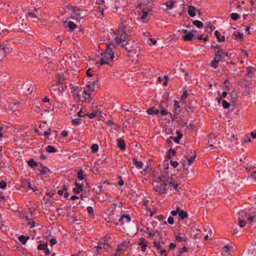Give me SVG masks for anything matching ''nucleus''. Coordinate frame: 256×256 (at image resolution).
Listing matches in <instances>:
<instances>
[{
    "label": "nucleus",
    "instance_id": "1",
    "mask_svg": "<svg viewBox=\"0 0 256 256\" xmlns=\"http://www.w3.org/2000/svg\"><path fill=\"white\" fill-rule=\"evenodd\" d=\"M115 48L114 44H109L105 52L101 54L102 58L100 63L102 65L105 64H109L110 61H112L114 59V52L112 50Z\"/></svg>",
    "mask_w": 256,
    "mask_h": 256
},
{
    "label": "nucleus",
    "instance_id": "2",
    "mask_svg": "<svg viewBox=\"0 0 256 256\" xmlns=\"http://www.w3.org/2000/svg\"><path fill=\"white\" fill-rule=\"evenodd\" d=\"M126 22H122L120 27L118 28L117 36L115 40L117 43L122 46H124V42H126L128 35L126 32L125 26H126Z\"/></svg>",
    "mask_w": 256,
    "mask_h": 256
},
{
    "label": "nucleus",
    "instance_id": "3",
    "mask_svg": "<svg viewBox=\"0 0 256 256\" xmlns=\"http://www.w3.org/2000/svg\"><path fill=\"white\" fill-rule=\"evenodd\" d=\"M126 22H122L120 27L118 28L117 36L115 40L117 43L122 46H124V42H126L128 35L126 32L125 26H126Z\"/></svg>",
    "mask_w": 256,
    "mask_h": 256
},
{
    "label": "nucleus",
    "instance_id": "4",
    "mask_svg": "<svg viewBox=\"0 0 256 256\" xmlns=\"http://www.w3.org/2000/svg\"><path fill=\"white\" fill-rule=\"evenodd\" d=\"M154 185V189L156 192L161 194L166 192L167 184L166 181L162 178L160 176L156 178Z\"/></svg>",
    "mask_w": 256,
    "mask_h": 256
},
{
    "label": "nucleus",
    "instance_id": "5",
    "mask_svg": "<svg viewBox=\"0 0 256 256\" xmlns=\"http://www.w3.org/2000/svg\"><path fill=\"white\" fill-rule=\"evenodd\" d=\"M149 10L147 8H144L138 14V18L144 22H148L150 18L151 14H149Z\"/></svg>",
    "mask_w": 256,
    "mask_h": 256
},
{
    "label": "nucleus",
    "instance_id": "6",
    "mask_svg": "<svg viewBox=\"0 0 256 256\" xmlns=\"http://www.w3.org/2000/svg\"><path fill=\"white\" fill-rule=\"evenodd\" d=\"M11 50V48L9 44H0V62L5 56L6 54L9 53Z\"/></svg>",
    "mask_w": 256,
    "mask_h": 256
},
{
    "label": "nucleus",
    "instance_id": "7",
    "mask_svg": "<svg viewBox=\"0 0 256 256\" xmlns=\"http://www.w3.org/2000/svg\"><path fill=\"white\" fill-rule=\"evenodd\" d=\"M33 84L32 83H30L26 82L24 83L22 85V89L25 90L24 92L26 94H30L33 91Z\"/></svg>",
    "mask_w": 256,
    "mask_h": 256
},
{
    "label": "nucleus",
    "instance_id": "8",
    "mask_svg": "<svg viewBox=\"0 0 256 256\" xmlns=\"http://www.w3.org/2000/svg\"><path fill=\"white\" fill-rule=\"evenodd\" d=\"M82 96L84 98V100L87 101L90 103H94V100L91 96L92 92H90L86 89H84V92L82 93Z\"/></svg>",
    "mask_w": 256,
    "mask_h": 256
},
{
    "label": "nucleus",
    "instance_id": "9",
    "mask_svg": "<svg viewBox=\"0 0 256 256\" xmlns=\"http://www.w3.org/2000/svg\"><path fill=\"white\" fill-rule=\"evenodd\" d=\"M98 87V84L96 81H94L92 82H90L87 84L85 89H86L90 92H92L96 90V88Z\"/></svg>",
    "mask_w": 256,
    "mask_h": 256
},
{
    "label": "nucleus",
    "instance_id": "10",
    "mask_svg": "<svg viewBox=\"0 0 256 256\" xmlns=\"http://www.w3.org/2000/svg\"><path fill=\"white\" fill-rule=\"evenodd\" d=\"M109 247V245L106 242V240H104V242H100L96 246V248L98 250L102 249H107Z\"/></svg>",
    "mask_w": 256,
    "mask_h": 256
},
{
    "label": "nucleus",
    "instance_id": "11",
    "mask_svg": "<svg viewBox=\"0 0 256 256\" xmlns=\"http://www.w3.org/2000/svg\"><path fill=\"white\" fill-rule=\"evenodd\" d=\"M75 186L76 188L73 189L75 194H78L83 190L82 184L76 182Z\"/></svg>",
    "mask_w": 256,
    "mask_h": 256
},
{
    "label": "nucleus",
    "instance_id": "12",
    "mask_svg": "<svg viewBox=\"0 0 256 256\" xmlns=\"http://www.w3.org/2000/svg\"><path fill=\"white\" fill-rule=\"evenodd\" d=\"M194 37V34L190 32L187 34H184L183 36V38L185 41H190L192 40Z\"/></svg>",
    "mask_w": 256,
    "mask_h": 256
},
{
    "label": "nucleus",
    "instance_id": "13",
    "mask_svg": "<svg viewBox=\"0 0 256 256\" xmlns=\"http://www.w3.org/2000/svg\"><path fill=\"white\" fill-rule=\"evenodd\" d=\"M196 8L192 6H188V14L194 17L196 16L195 11H196Z\"/></svg>",
    "mask_w": 256,
    "mask_h": 256
},
{
    "label": "nucleus",
    "instance_id": "14",
    "mask_svg": "<svg viewBox=\"0 0 256 256\" xmlns=\"http://www.w3.org/2000/svg\"><path fill=\"white\" fill-rule=\"evenodd\" d=\"M74 8L73 12H74L76 16L78 18H82L84 17L82 11L77 6Z\"/></svg>",
    "mask_w": 256,
    "mask_h": 256
},
{
    "label": "nucleus",
    "instance_id": "15",
    "mask_svg": "<svg viewBox=\"0 0 256 256\" xmlns=\"http://www.w3.org/2000/svg\"><path fill=\"white\" fill-rule=\"evenodd\" d=\"M118 146L122 150H125L126 144H124V140L120 138L118 140Z\"/></svg>",
    "mask_w": 256,
    "mask_h": 256
},
{
    "label": "nucleus",
    "instance_id": "16",
    "mask_svg": "<svg viewBox=\"0 0 256 256\" xmlns=\"http://www.w3.org/2000/svg\"><path fill=\"white\" fill-rule=\"evenodd\" d=\"M146 112L149 114H158L160 112V110L158 109H156L153 107L148 108L146 110Z\"/></svg>",
    "mask_w": 256,
    "mask_h": 256
},
{
    "label": "nucleus",
    "instance_id": "17",
    "mask_svg": "<svg viewBox=\"0 0 256 256\" xmlns=\"http://www.w3.org/2000/svg\"><path fill=\"white\" fill-rule=\"evenodd\" d=\"M214 34L220 42H222L225 40V37L223 36H221L220 33L218 30L215 31Z\"/></svg>",
    "mask_w": 256,
    "mask_h": 256
},
{
    "label": "nucleus",
    "instance_id": "18",
    "mask_svg": "<svg viewBox=\"0 0 256 256\" xmlns=\"http://www.w3.org/2000/svg\"><path fill=\"white\" fill-rule=\"evenodd\" d=\"M177 133L178 134V136H176V137L170 136V138L172 139L176 143L178 144L180 142V138H182V134H181L179 132H177Z\"/></svg>",
    "mask_w": 256,
    "mask_h": 256
},
{
    "label": "nucleus",
    "instance_id": "19",
    "mask_svg": "<svg viewBox=\"0 0 256 256\" xmlns=\"http://www.w3.org/2000/svg\"><path fill=\"white\" fill-rule=\"evenodd\" d=\"M28 164L29 166L32 168H34L38 165V163L32 158L28 161Z\"/></svg>",
    "mask_w": 256,
    "mask_h": 256
},
{
    "label": "nucleus",
    "instance_id": "20",
    "mask_svg": "<svg viewBox=\"0 0 256 256\" xmlns=\"http://www.w3.org/2000/svg\"><path fill=\"white\" fill-rule=\"evenodd\" d=\"M133 164L138 168H142L143 167V163L142 162H138L136 159L133 160Z\"/></svg>",
    "mask_w": 256,
    "mask_h": 256
},
{
    "label": "nucleus",
    "instance_id": "21",
    "mask_svg": "<svg viewBox=\"0 0 256 256\" xmlns=\"http://www.w3.org/2000/svg\"><path fill=\"white\" fill-rule=\"evenodd\" d=\"M29 239L30 238L28 236H26L23 235H21L18 238L19 240L24 244H26L27 240Z\"/></svg>",
    "mask_w": 256,
    "mask_h": 256
},
{
    "label": "nucleus",
    "instance_id": "22",
    "mask_svg": "<svg viewBox=\"0 0 256 256\" xmlns=\"http://www.w3.org/2000/svg\"><path fill=\"white\" fill-rule=\"evenodd\" d=\"M192 24L198 28H202L204 26L203 24L198 20L193 21Z\"/></svg>",
    "mask_w": 256,
    "mask_h": 256
},
{
    "label": "nucleus",
    "instance_id": "23",
    "mask_svg": "<svg viewBox=\"0 0 256 256\" xmlns=\"http://www.w3.org/2000/svg\"><path fill=\"white\" fill-rule=\"evenodd\" d=\"M126 248L127 247L124 244L121 243L118 246L116 250L120 252H124L126 251Z\"/></svg>",
    "mask_w": 256,
    "mask_h": 256
},
{
    "label": "nucleus",
    "instance_id": "24",
    "mask_svg": "<svg viewBox=\"0 0 256 256\" xmlns=\"http://www.w3.org/2000/svg\"><path fill=\"white\" fill-rule=\"evenodd\" d=\"M196 154L194 152H192V156H190V157H188V156H186V158L188 159V164L189 165L191 164L194 162V159L196 158Z\"/></svg>",
    "mask_w": 256,
    "mask_h": 256
},
{
    "label": "nucleus",
    "instance_id": "25",
    "mask_svg": "<svg viewBox=\"0 0 256 256\" xmlns=\"http://www.w3.org/2000/svg\"><path fill=\"white\" fill-rule=\"evenodd\" d=\"M124 220H126V222H130L131 220V218L128 214H124L121 216L120 218V221L123 222Z\"/></svg>",
    "mask_w": 256,
    "mask_h": 256
},
{
    "label": "nucleus",
    "instance_id": "26",
    "mask_svg": "<svg viewBox=\"0 0 256 256\" xmlns=\"http://www.w3.org/2000/svg\"><path fill=\"white\" fill-rule=\"evenodd\" d=\"M81 120L80 118H76L72 120V123L74 126H78L81 124Z\"/></svg>",
    "mask_w": 256,
    "mask_h": 256
},
{
    "label": "nucleus",
    "instance_id": "27",
    "mask_svg": "<svg viewBox=\"0 0 256 256\" xmlns=\"http://www.w3.org/2000/svg\"><path fill=\"white\" fill-rule=\"evenodd\" d=\"M47 246V243H42L40 242V244L38 246V249L39 250H44Z\"/></svg>",
    "mask_w": 256,
    "mask_h": 256
},
{
    "label": "nucleus",
    "instance_id": "28",
    "mask_svg": "<svg viewBox=\"0 0 256 256\" xmlns=\"http://www.w3.org/2000/svg\"><path fill=\"white\" fill-rule=\"evenodd\" d=\"M138 244L141 246H147L148 243L144 238H140L139 240Z\"/></svg>",
    "mask_w": 256,
    "mask_h": 256
},
{
    "label": "nucleus",
    "instance_id": "29",
    "mask_svg": "<svg viewBox=\"0 0 256 256\" xmlns=\"http://www.w3.org/2000/svg\"><path fill=\"white\" fill-rule=\"evenodd\" d=\"M123 47L126 50L128 53L132 52V51L133 48L129 46V44H126L125 46Z\"/></svg>",
    "mask_w": 256,
    "mask_h": 256
},
{
    "label": "nucleus",
    "instance_id": "30",
    "mask_svg": "<svg viewBox=\"0 0 256 256\" xmlns=\"http://www.w3.org/2000/svg\"><path fill=\"white\" fill-rule=\"evenodd\" d=\"M178 215L182 220L186 218L188 216L187 213L184 211H179Z\"/></svg>",
    "mask_w": 256,
    "mask_h": 256
},
{
    "label": "nucleus",
    "instance_id": "31",
    "mask_svg": "<svg viewBox=\"0 0 256 256\" xmlns=\"http://www.w3.org/2000/svg\"><path fill=\"white\" fill-rule=\"evenodd\" d=\"M91 150L92 152L96 153V152L98 150V146L96 144H94L92 146Z\"/></svg>",
    "mask_w": 256,
    "mask_h": 256
},
{
    "label": "nucleus",
    "instance_id": "32",
    "mask_svg": "<svg viewBox=\"0 0 256 256\" xmlns=\"http://www.w3.org/2000/svg\"><path fill=\"white\" fill-rule=\"evenodd\" d=\"M46 150L48 152H56V148L54 146H48L46 148Z\"/></svg>",
    "mask_w": 256,
    "mask_h": 256
},
{
    "label": "nucleus",
    "instance_id": "33",
    "mask_svg": "<svg viewBox=\"0 0 256 256\" xmlns=\"http://www.w3.org/2000/svg\"><path fill=\"white\" fill-rule=\"evenodd\" d=\"M68 26L70 28V30H74L76 27V24L72 21H70L68 23Z\"/></svg>",
    "mask_w": 256,
    "mask_h": 256
},
{
    "label": "nucleus",
    "instance_id": "34",
    "mask_svg": "<svg viewBox=\"0 0 256 256\" xmlns=\"http://www.w3.org/2000/svg\"><path fill=\"white\" fill-rule=\"evenodd\" d=\"M96 116V112L94 111L92 114H84L83 115V117L85 118L86 116H88V118L90 119H92L94 118Z\"/></svg>",
    "mask_w": 256,
    "mask_h": 256
},
{
    "label": "nucleus",
    "instance_id": "35",
    "mask_svg": "<svg viewBox=\"0 0 256 256\" xmlns=\"http://www.w3.org/2000/svg\"><path fill=\"white\" fill-rule=\"evenodd\" d=\"M218 50L216 54L224 57V52L222 51V49L220 46H218Z\"/></svg>",
    "mask_w": 256,
    "mask_h": 256
},
{
    "label": "nucleus",
    "instance_id": "36",
    "mask_svg": "<svg viewBox=\"0 0 256 256\" xmlns=\"http://www.w3.org/2000/svg\"><path fill=\"white\" fill-rule=\"evenodd\" d=\"M176 239L177 241L181 242L186 241L187 239V238L186 236H176Z\"/></svg>",
    "mask_w": 256,
    "mask_h": 256
},
{
    "label": "nucleus",
    "instance_id": "37",
    "mask_svg": "<svg viewBox=\"0 0 256 256\" xmlns=\"http://www.w3.org/2000/svg\"><path fill=\"white\" fill-rule=\"evenodd\" d=\"M25 218L26 220H29V222H28V225L30 226V228H32L35 226V222L34 221L30 220V219L28 218V216H26Z\"/></svg>",
    "mask_w": 256,
    "mask_h": 256
},
{
    "label": "nucleus",
    "instance_id": "38",
    "mask_svg": "<svg viewBox=\"0 0 256 256\" xmlns=\"http://www.w3.org/2000/svg\"><path fill=\"white\" fill-rule=\"evenodd\" d=\"M154 246L156 248L159 252L162 249V246L160 245V243L156 241L154 242Z\"/></svg>",
    "mask_w": 256,
    "mask_h": 256
},
{
    "label": "nucleus",
    "instance_id": "39",
    "mask_svg": "<svg viewBox=\"0 0 256 256\" xmlns=\"http://www.w3.org/2000/svg\"><path fill=\"white\" fill-rule=\"evenodd\" d=\"M230 18L234 20H238L240 18L239 15L236 13H232L230 14Z\"/></svg>",
    "mask_w": 256,
    "mask_h": 256
},
{
    "label": "nucleus",
    "instance_id": "40",
    "mask_svg": "<svg viewBox=\"0 0 256 256\" xmlns=\"http://www.w3.org/2000/svg\"><path fill=\"white\" fill-rule=\"evenodd\" d=\"M78 178L80 180H82L84 179V174L82 170H80L78 172Z\"/></svg>",
    "mask_w": 256,
    "mask_h": 256
},
{
    "label": "nucleus",
    "instance_id": "41",
    "mask_svg": "<svg viewBox=\"0 0 256 256\" xmlns=\"http://www.w3.org/2000/svg\"><path fill=\"white\" fill-rule=\"evenodd\" d=\"M233 248V246L232 244H230L226 245L224 246V248L225 249L224 251L226 253L228 252L230 248Z\"/></svg>",
    "mask_w": 256,
    "mask_h": 256
},
{
    "label": "nucleus",
    "instance_id": "42",
    "mask_svg": "<svg viewBox=\"0 0 256 256\" xmlns=\"http://www.w3.org/2000/svg\"><path fill=\"white\" fill-rule=\"evenodd\" d=\"M175 2L174 1H170L166 2V5L167 8H168L170 9H171L174 4Z\"/></svg>",
    "mask_w": 256,
    "mask_h": 256
},
{
    "label": "nucleus",
    "instance_id": "43",
    "mask_svg": "<svg viewBox=\"0 0 256 256\" xmlns=\"http://www.w3.org/2000/svg\"><path fill=\"white\" fill-rule=\"evenodd\" d=\"M222 106L224 108H229L230 104L226 100H222Z\"/></svg>",
    "mask_w": 256,
    "mask_h": 256
},
{
    "label": "nucleus",
    "instance_id": "44",
    "mask_svg": "<svg viewBox=\"0 0 256 256\" xmlns=\"http://www.w3.org/2000/svg\"><path fill=\"white\" fill-rule=\"evenodd\" d=\"M219 62H218V61H216V60H214L212 62H211V64H210V66L214 68H216L218 67V63Z\"/></svg>",
    "mask_w": 256,
    "mask_h": 256
},
{
    "label": "nucleus",
    "instance_id": "45",
    "mask_svg": "<svg viewBox=\"0 0 256 256\" xmlns=\"http://www.w3.org/2000/svg\"><path fill=\"white\" fill-rule=\"evenodd\" d=\"M48 171H49V169L48 168H46V166H42V170L40 172V174H46L47 172H48Z\"/></svg>",
    "mask_w": 256,
    "mask_h": 256
},
{
    "label": "nucleus",
    "instance_id": "46",
    "mask_svg": "<svg viewBox=\"0 0 256 256\" xmlns=\"http://www.w3.org/2000/svg\"><path fill=\"white\" fill-rule=\"evenodd\" d=\"M232 36H234L236 38L238 39H242L243 38V34L241 32H238L237 34H234Z\"/></svg>",
    "mask_w": 256,
    "mask_h": 256
},
{
    "label": "nucleus",
    "instance_id": "47",
    "mask_svg": "<svg viewBox=\"0 0 256 256\" xmlns=\"http://www.w3.org/2000/svg\"><path fill=\"white\" fill-rule=\"evenodd\" d=\"M24 186L26 188H28V189H31V188H32V185H31V184H30V182H28V181H26V182L24 183Z\"/></svg>",
    "mask_w": 256,
    "mask_h": 256
},
{
    "label": "nucleus",
    "instance_id": "48",
    "mask_svg": "<svg viewBox=\"0 0 256 256\" xmlns=\"http://www.w3.org/2000/svg\"><path fill=\"white\" fill-rule=\"evenodd\" d=\"M50 90H54V91H56L58 90H60V87L58 86V84H53Z\"/></svg>",
    "mask_w": 256,
    "mask_h": 256
},
{
    "label": "nucleus",
    "instance_id": "49",
    "mask_svg": "<svg viewBox=\"0 0 256 256\" xmlns=\"http://www.w3.org/2000/svg\"><path fill=\"white\" fill-rule=\"evenodd\" d=\"M224 59V57L221 56H218L216 54L215 55V56L214 60H216L218 62L221 61L222 60Z\"/></svg>",
    "mask_w": 256,
    "mask_h": 256
},
{
    "label": "nucleus",
    "instance_id": "50",
    "mask_svg": "<svg viewBox=\"0 0 256 256\" xmlns=\"http://www.w3.org/2000/svg\"><path fill=\"white\" fill-rule=\"evenodd\" d=\"M179 211H180V208H177V210H172L170 212V214L172 216H176L178 214V212L179 213Z\"/></svg>",
    "mask_w": 256,
    "mask_h": 256
},
{
    "label": "nucleus",
    "instance_id": "51",
    "mask_svg": "<svg viewBox=\"0 0 256 256\" xmlns=\"http://www.w3.org/2000/svg\"><path fill=\"white\" fill-rule=\"evenodd\" d=\"M28 16L32 18H38V16L36 14L32 12H28Z\"/></svg>",
    "mask_w": 256,
    "mask_h": 256
},
{
    "label": "nucleus",
    "instance_id": "52",
    "mask_svg": "<svg viewBox=\"0 0 256 256\" xmlns=\"http://www.w3.org/2000/svg\"><path fill=\"white\" fill-rule=\"evenodd\" d=\"M188 95V94L187 92L184 91L183 93V94L182 96L181 100L182 101L184 100L186 98Z\"/></svg>",
    "mask_w": 256,
    "mask_h": 256
},
{
    "label": "nucleus",
    "instance_id": "53",
    "mask_svg": "<svg viewBox=\"0 0 256 256\" xmlns=\"http://www.w3.org/2000/svg\"><path fill=\"white\" fill-rule=\"evenodd\" d=\"M238 220H239V224H240V228H242L244 227L245 224H246V222L245 221H244V220H240V218H238Z\"/></svg>",
    "mask_w": 256,
    "mask_h": 256
},
{
    "label": "nucleus",
    "instance_id": "54",
    "mask_svg": "<svg viewBox=\"0 0 256 256\" xmlns=\"http://www.w3.org/2000/svg\"><path fill=\"white\" fill-rule=\"evenodd\" d=\"M170 165L172 166L174 168H176L178 165V163L176 161L172 160L170 162Z\"/></svg>",
    "mask_w": 256,
    "mask_h": 256
},
{
    "label": "nucleus",
    "instance_id": "55",
    "mask_svg": "<svg viewBox=\"0 0 256 256\" xmlns=\"http://www.w3.org/2000/svg\"><path fill=\"white\" fill-rule=\"evenodd\" d=\"M238 214L240 216H245V217H248V214H247L246 213L244 212L242 210H240V212H238Z\"/></svg>",
    "mask_w": 256,
    "mask_h": 256
},
{
    "label": "nucleus",
    "instance_id": "56",
    "mask_svg": "<svg viewBox=\"0 0 256 256\" xmlns=\"http://www.w3.org/2000/svg\"><path fill=\"white\" fill-rule=\"evenodd\" d=\"M168 222L170 224H173L174 223V218L172 216L168 217Z\"/></svg>",
    "mask_w": 256,
    "mask_h": 256
},
{
    "label": "nucleus",
    "instance_id": "57",
    "mask_svg": "<svg viewBox=\"0 0 256 256\" xmlns=\"http://www.w3.org/2000/svg\"><path fill=\"white\" fill-rule=\"evenodd\" d=\"M57 242V240L55 238H52L50 240V244L52 246L56 244Z\"/></svg>",
    "mask_w": 256,
    "mask_h": 256
},
{
    "label": "nucleus",
    "instance_id": "58",
    "mask_svg": "<svg viewBox=\"0 0 256 256\" xmlns=\"http://www.w3.org/2000/svg\"><path fill=\"white\" fill-rule=\"evenodd\" d=\"M6 186V184L4 181H1L0 182V188H4Z\"/></svg>",
    "mask_w": 256,
    "mask_h": 256
},
{
    "label": "nucleus",
    "instance_id": "59",
    "mask_svg": "<svg viewBox=\"0 0 256 256\" xmlns=\"http://www.w3.org/2000/svg\"><path fill=\"white\" fill-rule=\"evenodd\" d=\"M160 112V114L162 116H166V115L168 114V111L164 109L161 110Z\"/></svg>",
    "mask_w": 256,
    "mask_h": 256
},
{
    "label": "nucleus",
    "instance_id": "60",
    "mask_svg": "<svg viewBox=\"0 0 256 256\" xmlns=\"http://www.w3.org/2000/svg\"><path fill=\"white\" fill-rule=\"evenodd\" d=\"M174 107L175 108V110L176 111L180 108V106L178 105V102L177 100L174 101Z\"/></svg>",
    "mask_w": 256,
    "mask_h": 256
},
{
    "label": "nucleus",
    "instance_id": "61",
    "mask_svg": "<svg viewBox=\"0 0 256 256\" xmlns=\"http://www.w3.org/2000/svg\"><path fill=\"white\" fill-rule=\"evenodd\" d=\"M76 6H71L70 4H68L67 6V8H68L70 10V11H72V12H74V8H76Z\"/></svg>",
    "mask_w": 256,
    "mask_h": 256
},
{
    "label": "nucleus",
    "instance_id": "62",
    "mask_svg": "<svg viewBox=\"0 0 256 256\" xmlns=\"http://www.w3.org/2000/svg\"><path fill=\"white\" fill-rule=\"evenodd\" d=\"M86 209L88 214H90L93 212V208L92 206H88Z\"/></svg>",
    "mask_w": 256,
    "mask_h": 256
},
{
    "label": "nucleus",
    "instance_id": "63",
    "mask_svg": "<svg viewBox=\"0 0 256 256\" xmlns=\"http://www.w3.org/2000/svg\"><path fill=\"white\" fill-rule=\"evenodd\" d=\"M146 233L150 236V237H152L153 236L154 234H155V232L154 231H149V232H146Z\"/></svg>",
    "mask_w": 256,
    "mask_h": 256
},
{
    "label": "nucleus",
    "instance_id": "64",
    "mask_svg": "<svg viewBox=\"0 0 256 256\" xmlns=\"http://www.w3.org/2000/svg\"><path fill=\"white\" fill-rule=\"evenodd\" d=\"M176 154V151L174 150H173L172 148H170L169 151V155H175Z\"/></svg>",
    "mask_w": 256,
    "mask_h": 256
}]
</instances>
